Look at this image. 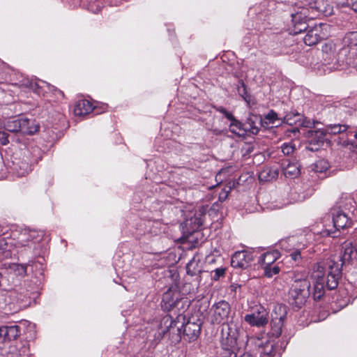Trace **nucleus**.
Instances as JSON below:
<instances>
[{"mask_svg": "<svg viewBox=\"0 0 357 357\" xmlns=\"http://www.w3.org/2000/svg\"><path fill=\"white\" fill-rule=\"evenodd\" d=\"M313 17L310 15L309 8L305 7H300L298 10L291 14L293 26L290 33L296 35L306 31L303 41L308 46L316 45L321 39L326 38L328 36L329 25L327 24L320 23L309 27L307 21Z\"/></svg>", "mask_w": 357, "mask_h": 357, "instance_id": "1", "label": "nucleus"}, {"mask_svg": "<svg viewBox=\"0 0 357 357\" xmlns=\"http://www.w3.org/2000/svg\"><path fill=\"white\" fill-rule=\"evenodd\" d=\"M323 58L325 62L333 63L338 67H357V56L354 51L343 46L340 42L328 41L322 46Z\"/></svg>", "mask_w": 357, "mask_h": 357, "instance_id": "2", "label": "nucleus"}, {"mask_svg": "<svg viewBox=\"0 0 357 357\" xmlns=\"http://www.w3.org/2000/svg\"><path fill=\"white\" fill-rule=\"evenodd\" d=\"M310 282L307 279L295 280L289 291V303L300 308L303 305L310 292Z\"/></svg>", "mask_w": 357, "mask_h": 357, "instance_id": "3", "label": "nucleus"}, {"mask_svg": "<svg viewBox=\"0 0 357 357\" xmlns=\"http://www.w3.org/2000/svg\"><path fill=\"white\" fill-rule=\"evenodd\" d=\"M238 329L233 322L222 326L221 342L225 349L228 351L229 357H237L235 351L238 346Z\"/></svg>", "mask_w": 357, "mask_h": 357, "instance_id": "4", "label": "nucleus"}, {"mask_svg": "<svg viewBox=\"0 0 357 357\" xmlns=\"http://www.w3.org/2000/svg\"><path fill=\"white\" fill-rule=\"evenodd\" d=\"M331 213L333 216V226L335 229H323L321 231L322 236L336 237L337 236V230L349 227L351 223L349 214L341 208V207L334 206L331 209Z\"/></svg>", "mask_w": 357, "mask_h": 357, "instance_id": "5", "label": "nucleus"}, {"mask_svg": "<svg viewBox=\"0 0 357 357\" xmlns=\"http://www.w3.org/2000/svg\"><path fill=\"white\" fill-rule=\"evenodd\" d=\"M318 264H324L325 275L327 274L326 279L325 278L326 286L331 290L335 289L342 275L341 265L335 258H328Z\"/></svg>", "mask_w": 357, "mask_h": 357, "instance_id": "6", "label": "nucleus"}, {"mask_svg": "<svg viewBox=\"0 0 357 357\" xmlns=\"http://www.w3.org/2000/svg\"><path fill=\"white\" fill-rule=\"evenodd\" d=\"M231 313V307L226 301H220L214 303L209 311L211 322L213 324H228L229 314Z\"/></svg>", "mask_w": 357, "mask_h": 357, "instance_id": "7", "label": "nucleus"}, {"mask_svg": "<svg viewBox=\"0 0 357 357\" xmlns=\"http://www.w3.org/2000/svg\"><path fill=\"white\" fill-rule=\"evenodd\" d=\"M312 278L314 280V291L312 296L314 300H319L324 294L325 273L322 264L314 265L312 272Z\"/></svg>", "mask_w": 357, "mask_h": 357, "instance_id": "8", "label": "nucleus"}, {"mask_svg": "<svg viewBox=\"0 0 357 357\" xmlns=\"http://www.w3.org/2000/svg\"><path fill=\"white\" fill-rule=\"evenodd\" d=\"M29 349L26 341L10 342L1 351L3 357H29Z\"/></svg>", "mask_w": 357, "mask_h": 357, "instance_id": "9", "label": "nucleus"}, {"mask_svg": "<svg viewBox=\"0 0 357 357\" xmlns=\"http://www.w3.org/2000/svg\"><path fill=\"white\" fill-rule=\"evenodd\" d=\"M268 313L262 306H257L252 312L245 316L244 319L252 326L261 327L268 323Z\"/></svg>", "mask_w": 357, "mask_h": 357, "instance_id": "10", "label": "nucleus"}, {"mask_svg": "<svg viewBox=\"0 0 357 357\" xmlns=\"http://www.w3.org/2000/svg\"><path fill=\"white\" fill-rule=\"evenodd\" d=\"M342 255L339 259L338 257H333L339 264L342 267L347 263H349L354 259L357 258V248L354 245L351 241H346L342 245Z\"/></svg>", "mask_w": 357, "mask_h": 357, "instance_id": "11", "label": "nucleus"}, {"mask_svg": "<svg viewBox=\"0 0 357 357\" xmlns=\"http://www.w3.org/2000/svg\"><path fill=\"white\" fill-rule=\"evenodd\" d=\"M252 261V255L247 250L236 252L231 257V265L235 268H247Z\"/></svg>", "mask_w": 357, "mask_h": 357, "instance_id": "12", "label": "nucleus"}, {"mask_svg": "<svg viewBox=\"0 0 357 357\" xmlns=\"http://www.w3.org/2000/svg\"><path fill=\"white\" fill-rule=\"evenodd\" d=\"M43 231L24 229L20 236V243L22 246H31L32 243H39L43 237Z\"/></svg>", "mask_w": 357, "mask_h": 357, "instance_id": "13", "label": "nucleus"}, {"mask_svg": "<svg viewBox=\"0 0 357 357\" xmlns=\"http://www.w3.org/2000/svg\"><path fill=\"white\" fill-rule=\"evenodd\" d=\"M286 314L287 311L284 305H280L275 307L274 312L272 314V322L273 324V329L277 335L281 333L282 326L286 318Z\"/></svg>", "mask_w": 357, "mask_h": 357, "instance_id": "14", "label": "nucleus"}, {"mask_svg": "<svg viewBox=\"0 0 357 357\" xmlns=\"http://www.w3.org/2000/svg\"><path fill=\"white\" fill-rule=\"evenodd\" d=\"M183 327V336L187 337L189 341L196 340L201 331V323L189 320Z\"/></svg>", "mask_w": 357, "mask_h": 357, "instance_id": "15", "label": "nucleus"}, {"mask_svg": "<svg viewBox=\"0 0 357 357\" xmlns=\"http://www.w3.org/2000/svg\"><path fill=\"white\" fill-rule=\"evenodd\" d=\"M245 130L248 133L257 135L261 124V116L258 114H250L245 122Z\"/></svg>", "mask_w": 357, "mask_h": 357, "instance_id": "16", "label": "nucleus"}, {"mask_svg": "<svg viewBox=\"0 0 357 357\" xmlns=\"http://www.w3.org/2000/svg\"><path fill=\"white\" fill-rule=\"evenodd\" d=\"M301 165L298 164L296 160L294 159L292 161L286 160L282 162V171L286 177L295 178L300 174Z\"/></svg>", "mask_w": 357, "mask_h": 357, "instance_id": "17", "label": "nucleus"}, {"mask_svg": "<svg viewBox=\"0 0 357 357\" xmlns=\"http://www.w3.org/2000/svg\"><path fill=\"white\" fill-rule=\"evenodd\" d=\"M283 123L282 118L273 109L270 110L266 114L261 116L262 127L268 128L273 126H279Z\"/></svg>", "mask_w": 357, "mask_h": 357, "instance_id": "18", "label": "nucleus"}, {"mask_svg": "<svg viewBox=\"0 0 357 357\" xmlns=\"http://www.w3.org/2000/svg\"><path fill=\"white\" fill-rule=\"evenodd\" d=\"M280 257V253L278 250H272L262 254L259 259L261 267L277 264L276 261Z\"/></svg>", "mask_w": 357, "mask_h": 357, "instance_id": "19", "label": "nucleus"}, {"mask_svg": "<svg viewBox=\"0 0 357 357\" xmlns=\"http://www.w3.org/2000/svg\"><path fill=\"white\" fill-rule=\"evenodd\" d=\"M349 126L347 124H328L322 130H317V132H321L322 135H337L346 132Z\"/></svg>", "mask_w": 357, "mask_h": 357, "instance_id": "20", "label": "nucleus"}, {"mask_svg": "<svg viewBox=\"0 0 357 357\" xmlns=\"http://www.w3.org/2000/svg\"><path fill=\"white\" fill-rule=\"evenodd\" d=\"M3 336V342L4 341H11L15 340L20 336V328L17 325H11V326H1Z\"/></svg>", "mask_w": 357, "mask_h": 357, "instance_id": "21", "label": "nucleus"}, {"mask_svg": "<svg viewBox=\"0 0 357 357\" xmlns=\"http://www.w3.org/2000/svg\"><path fill=\"white\" fill-rule=\"evenodd\" d=\"M93 109V105L89 100H80L75 105L74 113L77 116H82L89 114Z\"/></svg>", "mask_w": 357, "mask_h": 357, "instance_id": "22", "label": "nucleus"}, {"mask_svg": "<svg viewBox=\"0 0 357 357\" xmlns=\"http://www.w3.org/2000/svg\"><path fill=\"white\" fill-rule=\"evenodd\" d=\"M20 121H25L20 126L21 132L26 135H33L39 130V125L33 120L27 118L20 117Z\"/></svg>", "mask_w": 357, "mask_h": 357, "instance_id": "23", "label": "nucleus"}, {"mask_svg": "<svg viewBox=\"0 0 357 357\" xmlns=\"http://www.w3.org/2000/svg\"><path fill=\"white\" fill-rule=\"evenodd\" d=\"M22 85L25 86L26 88L31 89L32 91H33L34 92L39 95L41 93V89L44 88V86H47L49 89H50V86H49L47 83L42 81L36 82L29 78H24L22 79Z\"/></svg>", "mask_w": 357, "mask_h": 357, "instance_id": "24", "label": "nucleus"}, {"mask_svg": "<svg viewBox=\"0 0 357 357\" xmlns=\"http://www.w3.org/2000/svg\"><path fill=\"white\" fill-rule=\"evenodd\" d=\"M309 10L315 9L320 13L324 15H331L332 13V8L330 5L324 0H316L314 6H311L308 8Z\"/></svg>", "mask_w": 357, "mask_h": 357, "instance_id": "25", "label": "nucleus"}, {"mask_svg": "<svg viewBox=\"0 0 357 357\" xmlns=\"http://www.w3.org/2000/svg\"><path fill=\"white\" fill-rule=\"evenodd\" d=\"M229 130L237 135L238 136L243 137L247 135L245 130V123L236 120L235 118L231 121L229 125Z\"/></svg>", "mask_w": 357, "mask_h": 357, "instance_id": "26", "label": "nucleus"}, {"mask_svg": "<svg viewBox=\"0 0 357 357\" xmlns=\"http://www.w3.org/2000/svg\"><path fill=\"white\" fill-rule=\"evenodd\" d=\"M260 354L268 357H275L276 356V349L272 341H266L259 348Z\"/></svg>", "mask_w": 357, "mask_h": 357, "instance_id": "27", "label": "nucleus"}, {"mask_svg": "<svg viewBox=\"0 0 357 357\" xmlns=\"http://www.w3.org/2000/svg\"><path fill=\"white\" fill-rule=\"evenodd\" d=\"M24 121H20V118L10 119L7 120L4 124L5 129L10 132H21L20 126Z\"/></svg>", "mask_w": 357, "mask_h": 357, "instance_id": "28", "label": "nucleus"}, {"mask_svg": "<svg viewBox=\"0 0 357 357\" xmlns=\"http://www.w3.org/2000/svg\"><path fill=\"white\" fill-rule=\"evenodd\" d=\"M355 202L351 197H346L342 199L337 205L335 206L341 207L344 211L349 213H354L355 211Z\"/></svg>", "mask_w": 357, "mask_h": 357, "instance_id": "29", "label": "nucleus"}, {"mask_svg": "<svg viewBox=\"0 0 357 357\" xmlns=\"http://www.w3.org/2000/svg\"><path fill=\"white\" fill-rule=\"evenodd\" d=\"M281 266L280 263H277V264L275 265L261 268L264 271V275L268 278H271L274 275L279 274L281 270Z\"/></svg>", "mask_w": 357, "mask_h": 357, "instance_id": "30", "label": "nucleus"}, {"mask_svg": "<svg viewBox=\"0 0 357 357\" xmlns=\"http://www.w3.org/2000/svg\"><path fill=\"white\" fill-rule=\"evenodd\" d=\"M14 169L18 176H24L31 171V167L28 162H21L14 163Z\"/></svg>", "mask_w": 357, "mask_h": 357, "instance_id": "31", "label": "nucleus"}, {"mask_svg": "<svg viewBox=\"0 0 357 357\" xmlns=\"http://www.w3.org/2000/svg\"><path fill=\"white\" fill-rule=\"evenodd\" d=\"M343 46H357V31H351L343 38Z\"/></svg>", "mask_w": 357, "mask_h": 357, "instance_id": "32", "label": "nucleus"}, {"mask_svg": "<svg viewBox=\"0 0 357 357\" xmlns=\"http://www.w3.org/2000/svg\"><path fill=\"white\" fill-rule=\"evenodd\" d=\"M198 262L195 259H192L186 266L187 273L191 276L195 275L200 273V270L197 268Z\"/></svg>", "mask_w": 357, "mask_h": 357, "instance_id": "33", "label": "nucleus"}, {"mask_svg": "<svg viewBox=\"0 0 357 357\" xmlns=\"http://www.w3.org/2000/svg\"><path fill=\"white\" fill-rule=\"evenodd\" d=\"M329 168V164L324 160H320L317 161L312 166V169L315 172H324Z\"/></svg>", "mask_w": 357, "mask_h": 357, "instance_id": "34", "label": "nucleus"}, {"mask_svg": "<svg viewBox=\"0 0 357 357\" xmlns=\"http://www.w3.org/2000/svg\"><path fill=\"white\" fill-rule=\"evenodd\" d=\"M301 114L296 113H289L287 114L283 118H282L283 123H286L289 125H293L296 123L300 120Z\"/></svg>", "mask_w": 357, "mask_h": 357, "instance_id": "35", "label": "nucleus"}, {"mask_svg": "<svg viewBox=\"0 0 357 357\" xmlns=\"http://www.w3.org/2000/svg\"><path fill=\"white\" fill-rule=\"evenodd\" d=\"M281 150L284 155H289L294 152L295 146L291 142L284 143L281 146Z\"/></svg>", "mask_w": 357, "mask_h": 357, "instance_id": "36", "label": "nucleus"}, {"mask_svg": "<svg viewBox=\"0 0 357 357\" xmlns=\"http://www.w3.org/2000/svg\"><path fill=\"white\" fill-rule=\"evenodd\" d=\"M225 268H218L215 269L211 273V278L214 280H218L220 279V277H222L225 273Z\"/></svg>", "mask_w": 357, "mask_h": 357, "instance_id": "37", "label": "nucleus"}, {"mask_svg": "<svg viewBox=\"0 0 357 357\" xmlns=\"http://www.w3.org/2000/svg\"><path fill=\"white\" fill-rule=\"evenodd\" d=\"M289 257L296 262H300L301 260V253L299 249H295L290 254Z\"/></svg>", "mask_w": 357, "mask_h": 357, "instance_id": "38", "label": "nucleus"}, {"mask_svg": "<svg viewBox=\"0 0 357 357\" xmlns=\"http://www.w3.org/2000/svg\"><path fill=\"white\" fill-rule=\"evenodd\" d=\"M15 271L17 275H24L26 273V265L24 264H15Z\"/></svg>", "mask_w": 357, "mask_h": 357, "instance_id": "39", "label": "nucleus"}, {"mask_svg": "<svg viewBox=\"0 0 357 357\" xmlns=\"http://www.w3.org/2000/svg\"><path fill=\"white\" fill-rule=\"evenodd\" d=\"M231 190V187H229L228 189L225 188H223L219 193L218 199L220 202H224L227 199L228 195Z\"/></svg>", "mask_w": 357, "mask_h": 357, "instance_id": "40", "label": "nucleus"}, {"mask_svg": "<svg viewBox=\"0 0 357 357\" xmlns=\"http://www.w3.org/2000/svg\"><path fill=\"white\" fill-rule=\"evenodd\" d=\"M217 110L221 112L228 120L231 121L234 120V116L231 112H229L226 109L222 107H220L217 108Z\"/></svg>", "mask_w": 357, "mask_h": 357, "instance_id": "41", "label": "nucleus"}, {"mask_svg": "<svg viewBox=\"0 0 357 357\" xmlns=\"http://www.w3.org/2000/svg\"><path fill=\"white\" fill-rule=\"evenodd\" d=\"M8 142V135L5 131L0 130V144L6 145Z\"/></svg>", "mask_w": 357, "mask_h": 357, "instance_id": "42", "label": "nucleus"}, {"mask_svg": "<svg viewBox=\"0 0 357 357\" xmlns=\"http://www.w3.org/2000/svg\"><path fill=\"white\" fill-rule=\"evenodd\" d=\"M298 121H300V125L306 128H311L313 125V123L310 121V119H307V118H303L301 119L300 117V120H298Z\"/></svg>", "mask_w": 357, "mask_h": 357, "instance_id": "43", "label": "nucleus"}, {"mask_svg": "<svg viewBox=\"0 0 357 357\" xmlns=\"http://www.w3.org/2000/svg\"><path fill=\"white\" fill-rule=\"evenodd\" d=\"M268 172L264 170L259 173V179L261 181H268Z\"/></svg>", "mask_w": 357, "mask_h": 357, "instance_id": "44", "label": "nucleus"}, {"mask_svg": "<svg viewBox=\"0 0 357 357\" xmlns=\"http://www.w3.org/2000/svg\"><path fill=\"white\" fill-rule=\"evenodd\" d=\"M354 138L356 140V142L348 141L347 144L348 146H351L353 148H357V132L354 135Z\"/></svg>", "mask_w": 357, "mask_h": 357, "instance_id": "45", "label": "nucleus"}, {"mask_svg": "<svg viewBox=\"0 0 357 357\" xmlns=\"http://www.w3.org/2000/svg\"><path fill=\"white\" fill-rule=\"evenodd\" d=\"M351 8L356 13H357V0L351 1Z\"/></svg>", "mask_w": 357, "mask_h": 357, "instance_id": "46", "label": "nucleus"}, {"mask_svg": "<svg viewBox=\"0 0 357 357\" xmlns=\"http://www.w3.org/2000/svg\"><path fill=\"white\" fill-rule=\"evenodd\" d=\"M231 357H234V356H231ZM240 357H253V356L250 353H244Z\"/></svg>", "mask_w": 357, "mask_h": 357, "instance_id": "47", "label": "nucleus"}, {"mask_svg": "<svg viewBox=\"0 0 357 357\" xmlns=\"http://www.w3.org/2000/svg\"><path fill=\"white\" fill-rule=\"evenodd\" d=\"M3 342V332H2V328L0 327V342Z\"/></svg>", "mask_w": 357, "mask_h": 357, "instance_id": "48", "label": "nucleus"}, {"mask_svg": "<svg viewBox=\"0 0 357 357\" xmlns=\"http://www.w3.org/2000/svg\"><path fill=\"white\" fill-rule=\"evenodd\" d=\"M56 95L58 96H60V97H63V93L62 91H59V90H56Z\"/></svg>", "mask_w": 357, "mask_h": 357, "instance_id": "49", "label": "nucleus"}, {"mask_svg": "<svg viewBox=\"0 0 357 357\" xmlns=\"http://www.w3.org/2000/svg\"><path fill=\"white\" fill-rule=\"evenodd\" d=\"M242 89H243V91L245 92V85L243 83H242V86H241Z\"/></svg>", "mask_w": 357, "mask_h": 357, "instance_id": "50", "label": "nucleus"}, {"mask_svg": "<svg viewBox=\"0 0 357 357\" xmlns=\"http://www.w3.org/2000/svg\"><path fill=\"white\" fill-rule=\"evenodd\" d=\"M200 225H202V222L199 220V222L197 223V227H199Z\"/></svg>", "mask_w": 357, "mask_h": 357, "instance_id": "51", "label": "nucleus"}, {"mask_svg": "<svg viewBox=\"0 0 357 357\" xmlns=\"http://www.w3.org/2000/svg\"><path fill=\"white\" fill-rule=\"evenodd\" d=\"M167 294H165V295L164 296L163 300H165V298H166V297H167Z\"/></svg>", "mask_w": 357, "mask_h": 357, "instance_id": "52", "label": "nucleus"}, {"mask_svg": "<svg viewBox=\"0 0 357 357\" xmlns=\"http://www.w3.org/2000/svg\"><path fill=\"white\" fill-rule=\"evenodd\" d=\"M294 241V238H289V241H291H291Z\"/></svg>", "mask_w": 357, "mask_h": 357, "instance_id": "53", "label": "nucleus"}]
</instances>
